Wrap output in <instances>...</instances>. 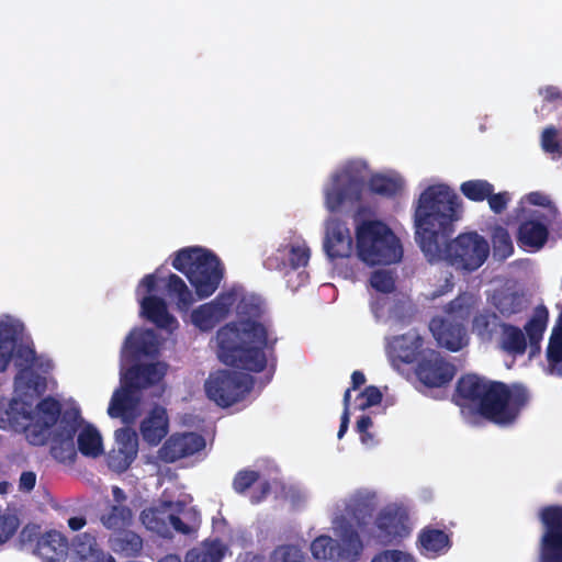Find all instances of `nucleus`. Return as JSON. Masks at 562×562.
Instances as JSON below:
<instances>
[{"label": "nucleus", "mask_w": 562, "mask_h": 562, "mask_svg": "<svg viewBox=\"0 0 562 562\" xmlns=\"http://www.w3.org/2000/svg\"><path fill=\"white\" fill-rule=\"evenodd\" d=\"M19 336L18 326L11 322H0V372H4L12 359Z\"/></svg>", "instance_id": "nucleus-32"}, {"label": "nucleus", "mask_w": 562, "mask_h": 562, "mask_svg": "<svg viewBox=\"0 0 562 562\" xmlns=\"http://www.w3.org/2000/svg\"><path fill=\"white\" fill-rule=\"evenodd\" d=\"M323 250L330 261L349 258L353 252V239L347 223L338 217L325 222Z\"/></svg>", "instance_id": "nucleus-14"}, {"label": "nucleus", "mask_w": 562, "mask_h": 562, "mask_svg": "<svg viewBox=\"0 0 562 562\" xmlns=\"http://www.w3.org/2000/svg\"><path fill=\"white\" fill-rule=\"evenodd\" d=\"M492 382L493 381L477 374L463 375L457 382V396L468 403L474 404L477 409L484 398L487 386H490Z\"/></svg>", "instance_id": "nucleus-25"}, {"label": "nucleus", "mask_w": 562, "mask_h": 562, "mask_svg": "<svg viewBox=\"0 0 562 562\" xmlns=\"http://www.w3.org/2000/svg\"><path fill=\"white\" fill-rule=\"evenodd\" d=\"M132 510L128 506L112 505L106 514L101 516L102 525L110 530L120 531L126 528L132 521Z\"/></svg>", "instance_id": "nucleus-36"}, {"label": "nucleus", "mask_w": 562, "mask_h": 562, "mask_svg": "<svg viewBox=\"0 0 562 562\" xmlns=\"http://www.w3.org/2000/svg\"><path fill=\"white\" fill-rule=\"evenodd\" d=\"M221 554L213 550L192 549L186 555V562H218Z\"/></svg>", "instance_id": "nucleus-52"}, {"label": "nucleus", "mask_w": 562, "mask_h": 562, "mask_svg": "<svg viewBox=\"0 0 562 562\" xmlns=\"http://www.w3.org/2000/svg\"><path fill=\"white\" fill-rule=\"evenodd\" d=\"M124 347L135 355L148 356L153 352L155 344L149 334L131 333L125 339Z\"/></svg>", "instance_id": "nucleus-43"}, {"label": "nucleus", "mask_w": 562, "mask_h": 562, "mask_svg": "<svg viewBox=\"0 0 562 562\" xmlns=\"http://www.w3.org/2000/svg\"><path fill=\"white\" fill-rule=\"evenodd\" d=\"M238 322L221 327L216 333L218 359L226 366L249 372H262L268 355L274 351L278 338L260 319L263 303L255 296H244L237 304Z\"/></svg>", "instance_id": "nucleus-3"}, {"label": "nucleus", "mask_w": 562, "mask_h": 562, "mask_svg": "<svg viewBox=\"0 0 562 562\" xmlns=\"http://www.w3.org/2000/svg\"><path fill=\"white\" fill-rule=\"evenodd\" d=\"M414 372L424 386L435 389L448 385L453 380L457 369L440 352L427 349L418 359Z\"/></svg>", "instance_id": "nucleus-11"}, {"label": "nucleus", "mask_w": 562, "mask_h": 562, "mask_svg": "<svg viewBox=\"0 0 562 562\" xmlns=\"http://www.w3.org/2000/svg\"><path fill=\"white\" fill-rule=\"evenodd\" d=\"M157 278L154 273L146 274L139 282L138 288H145L146 292L151 293L156 290Z\"/></svg>", "instance_id": "nucleus-60"}, {"label": "nucleus", "mask_w": 562, "mask_h": 562, "mask_svg": "<svg viewBox=\"0 0 562 562\" xmlns=\"http://www.w3.org/2000/svg\"><path fill=\"white\" fill-rule=\"evenodd\" d=\"M510 200L512 196L508 191L495 193L494 190H492V193L486 198L491 211L495 214H502L507 209Z\"/></svg>", "instance_id": "nucleus-49"}, {"label": "nucleus", "mask_w": 562, "mask_h": 562, "mask_svg": "<svg viewBox=\"0 0 562 562\" xmlns=\"http://www.w3.org/2000/svg\"><path fill=\"white\" fill-rule=\"evenodd\" d=\"M366 383V376L362 371L356 370L351 374V389L358 390L361 385Z\"/></svg>", "instance_id": "nucleus-63"}, {"label": "nucleus", "mask_w": 562, "mask_h": 562, "mask_svg": "<svg viewBox=\"0 0 562 562\" xmlns=\"http://www.w3.org/2000/svg\"><path fill=\"white\" fill-rule=\"evenodd\" d=\"M427 349L424 348V338L417 330H409L403 335L393 337L386 347L387 357L393 367L411 364L418 361Z\"/></svg>", "instance_id": "nucleus-15"}, {"label": "nucleus", "mask_w": 562, "mask_h": 562, "mask_svg": "<svg viewBox=\"0 0 562 562\" xmlns=\"http://www.w3.org/2000/svg\"><path fill=\"white\" fill-rule=\"evenodd\" d=\"M529 400V392L524 385L494 381L487 386L477 413L496 425L508 426L517 420Z\"/></svg>", "instance_id": "nucleus-7"}, {"label": "nucleus", "mask_w": 562, "mask_h": 562, "mask_svg": "<svg viewBox=\"0 0 562 562\" xmlns=\"http://www.w3.org/2000/svg\"><path fill=\"white\" fill-rule=\"evenodd\" d=\"M172 267L187 277L201 300L215 293L224 278L220 258L211 250L199 247L177 251Z\"/></svg>", "instance_id": "nucleus-4"}, {"label": "nucleus", "mask_w": 562, "mask_h": 562, "mask_svg": "<svg viewBox=\"0 0 562 562\" xmlns=\"http://www.w3.org/2000/svg\"><path fill=\"white\" fill-rule=\"evenodd\" d=\"M207 397L221 407L240 402L252 390L254 378L247 373L218 370L205 381Z\"/></svg>", "instance_id": "nucleus-9"}, {"label": "nucleus", "mask_w": 562, "mask_h": 562, "mask_svg": "<svg viewBox=\"0 0 562 562\" xmlns=\"http://www.w3.org/2000/svg\"><path fill=\"white\" fill-rule=\"evenodd\" d=\"M166 292L169 299L176 302L179 310L187 311L193 303L191 291L178 274H169Z\"/></svg>", "instance_id": "nucleus-34"}, {"label": "nucleus", "mask_w": 562, "mask_h": 562, "mask_svg": "<svg viewBox=\"0 0 562 562\" xmlns=\"http://www.w3.org/2000/svg\"><path fill=\"white\" fill-rule=\"evenodd\" d=\"M173 506L172 502H164L159 507L146 508L140 513V519L144 526L161 537L170 536L168 524L169 513Z\"/></svg>", "instance_id": "nucleus-30"}, {"label": "nucleus", "mask_w": 562, "mask_h": 562, "mask_svg": "<svg viewBox=\"0 0 562 562\" xmlns=\"http://www.w3.org/2000/svg\"><path fill=\"white\" fill-rule=\"evenodd\" d=\"M371 562H415V559L401 550H384L374 555Z\"/></svg>", "instance_id": "nucleus-51"}, {"label": "nucleus", "mask_w": 562, "mask_h": 562, "mask_svg": "<svg viewBox=\"0 0 562 562\" xmlns=\"http://www.w3.org/2000/svg\"><path fill=\"white\" fill-rule=\"evenodd\" d=\"M363 544L360 536L351 526L342 528L339 543V561L356 562L362 553Z\"/></svg>", "instance_id": "nucleus-33"}, {"label": "nucleus", "mask_w": 562, "mask_h": 562, "mask_svg": "<svg viewBox=\"0 0 562 562\" xmlns=\"http://www.w3.org/2000/svg\"><path fill=\"white\" fill-rule=\"evenodd\" d=\"M87 524V519L82 516H75V517H70L68 519V527L72 530V531H78L80 529H82Z\"/></svg>", "instance_id": "nucleus-62"}, {"label": "nucleus", "mask_w": 562, "mask_h": 562, "mask_svg": "<svg viewBox=\"0 0 562 562\" xmlns=\"http://www.w3.org/2000/svg\"><path fill=\"white\" fill-rule=\"evenodd\" d=\"M138 451V437L135 430L123 427L115 431V447L108 454V464L116 472L126 471Z\"/></svg>", "instance_id": "nucleus-18"}, {"label": "nucleus", "mask_w": 562, "mask_h": 562, "mask_svg": "<svg viewBox=\"0 0 562 562\" xmlns=\"http://www.w3.org/2000/svg\"><path fill=\"white\" fill-rule=\"evenodd\" d=\"M479 296L470 292H462L445 305L446 316L465 325L471 316L477 311Z\"/></svg>", "instance_id": "nucleus-27"}, {"label": "nucleus", "mask_w": 562, "mask_h": 562, "mask_svg": "<svg viewBox=\"0 0 562 562\" xmlns=\"http://www.w3.org/2000/svg\"><path fill=\"white\" fill-rule=\"evenodd\" d=\"M260 477L258 471L244 469L238 471L233 479V490L237 494L247 492Z\"/></svg>", "instance_id": "nucleus-45"}, {"label": "nucleus", "mask_w": 562, "mask_h": 562, "mask_svg": "<svg viewBox=\"0 0 562 562\" xmlns=\"http://www.w3.org/2000/svg\"><path fill=\"white\" fill-rule=\"evenodd\" d=\"M494 306L502 316L510 317L522 310V300L516 292L501 293L494 296Z\"/></svg>", "instance_id": "nucleus-41"}, {"label": "nucleus", "mask_w": 562, "mask_h": 562, "mask_svg": "<svg viewBox=\"0 0 562 562\" xmlns=\"http://www.w3.org/2000/svg\"><path fill=\"white\" fill-rule=\"evenodd\" d=\"M526 200L532 204L538 206H546L549 203V200L546 195L540 192H530L526 195Z\"/></svg>", "instance_id": "nucleus-61"}, {"label": "nucleus", "mask_w": 562, "mask_h": 562, "mask_svg": "<svg viewBox=\"0 0 562 562\" xmlns=\"http://www.w3.org/2000/svg\"><path fill=\"white\" fill-rule=\"evenodd\" d=\"M429 329L441 347L459 351L468 342L467 327L447 316H436L429 323Z\"/></svg>", "instance_id": "nucleus-19"}, {"label": "nucleus", "mask_w": 562, "mask_h": 562, "mask_svg": "<svg viewBox=\"0 0 562 562\" xmlns=\"http://www.w3.org/2000/svg\"><path fill=\"white\" fill-rule=\"evenodd\" d=\"M373 422L369 415H362L359 417L356 424V430L360 435V439L362 443H369L373 441V436L369 432V429L372 427Z\"/></svg>", "instance_id": "nucleus-55"}, {"label": "nucleus", "mask_w": 562, "mask_h": 562, "mask_svg": "<svg viewBox=\"0 0 562 562\" xmlns=\"http://www.w3.org/2000/svg\"><path fill=\"white\" fill-rule=\"evenodd\" d=\"M547 359L550 364L562 363V336L552 333L547 348Z\"/></svg>", "instance_id": "nucleus-50"}, {"label": "nucleus", "mask_w": 562, "mask_h": 562, "mask_svg": "<svg viewBox=\"0 0 562 562\" xmlns=\"http://www.w3.org/2000/svg\"><path fill=\"white\" fill-rule=\"evenodd\" d=\"M367 179V165L350 160L331 176L330 186L324 190L325 206L338 212L346 203L355 205L361 201Z\"/></svg>", "instance_id": "nucleus-8"}, {"label": "nucleus", "mask_w": 562, "mask_h": 562, "mask_svg": "<svg viewBox=\"0 0 562 562\" xmlns=\"http://www.w3.org/2000/svg\"><path fill=\"white\" fill-rule=\"evenodd\" d=\"M109 541L112 551L124 557H137L143 549V539L125 528L115 532Z\"/></svg>", "instance_id": "nucleus-31"}, {"label": "nucleus", "mask_w": 562, "mask_h": 562, "mask_svg": "<svg viewBox=\"0 0 562 562\" xmlns=\"http://www.w3.org/2000/svg\"><path fill=\"white\" fill-rule=\"evenodd\" d=\"M544 532L540 542L542 562H562V507L548 506L540 515Z\"/></svg>", "instance_id": "nucleus-12"}, {"label": "nucleus", "mask_w": 562, "mask_h": 562, "mask_svg": "<svg viewBox=\"0 0 562 562\" xmlns=\"http://www.w3.org/2000/svg\"><path fill=\"white\" fill-rule=\"evenodd\" d=\"M311 552L316 560L338 562L339 542L329 536L322 535L312 541Z\"/></svg>", "instance_id": "nucleus-37"}, {"label": "nucleus", "mask_w": 562, "mask_h": 562, "mask_svg": "<svg viewBox=\"0 0 562 562\" xmlns=\"http://www.w3.org/2000/svg\"><path fill=\"white\" fill-rule=\"evenodd\" d=\"M281 562H305L301 551L294 546H282L274 551Z\"/></svg>", "instance_id": "nucleus-53"}, {"label": "nucleus", "mask_w": 562, "mask_h": 562, "mask_svg": "<svg viewBox=\"0 0 562 562\" xmlns=\"http://www.w3.org/2000/svg\"><path fill=\"white\" fill-rule=\"evenodd\" d=\"M371 286L378 292L389 294L395 290V281L392 274L385 270H376L370 277Z\"/></svg>", "instance_id": "nucleus-46"}, {"label": "nucleus", "mask_w": 562, "mask_h": 562, "mask_svg": "<svg viewBox=\"0 0 562 562\" xmlns=\"http://www.w3.org/2000/svg\"><path fill=\"white\" fill-rule=\"evenodd\" d=\"M411 533L409 517L405 509L386 506L376 516L374 525L368 530L369 538L376 544H398Z\"/></svg>", "instance_id": "nucleus-10"}, {"label": "nucleus", "mask_w": 562, "mask_h": 562, "mask_svg": "<svg viewBox=\"0 0 562 562\" xmlns=\"http://www.w3.org/2000/svg\"><path fill=\"white\" fill-rule=\"evenodd\" d=\"M501 333V345L505 351L513 355L525 353L527 348L526 336L519 327L505 323Z\"/></svg>", "instance_id": "nucleus-35"}, {"label": "nucleus", "mask_w": 562, "mask_h": 562, "mask_svg": "<svg viewBox=\"0 0 562 562\" xmlns=\"http://www.w3.org/2000/svg\"><path fill=\"white\" fill-rule=\"evenodd\" d=\"M368 187L376 195L394 198L401 192L403 186L400 179L384 175H373L368 181Z\"/></svg>", "instance_id": "nucleus-39"}, {"label": "nucleus", "mask_w": 562, "mask_h": 562, "mask_svg": "<svg viewBox=\"0 0 562 562\" xmlns=\"http://www.w3.org/2000/svg\"><path fill=\"white\" fill-rule=\"evenodd\" d=\"M494 189V184L485 179H472L460 184V192L472 202L486 201Z\"/></svg>", "instance_id": "nucleus-40"}, {"label": "nucleus", "mask_w": 562, "mask_h": 562, "mask_svg": "<svg viewBox=\"0 0 562 562\" xmlns=\"http://www.w3.org/2000/svg\"><path fill=\"white\" fill-rule=\"evenodd\" d=\"M504 324L494 311L483 307L474 313L471 330L481 341L491 342L502 330Z\"/></svg>", "instance_id": "nucleus-23"}, {"label": "nucleus", "mask_w": 562, "mask_h": 562, "mask_svg": "<svg viewBox=\"0 0 562 562\" xmlns=\"http://www.w3.org/2000/svg\"><path fill=\"white\" fill-rule=\"evenodd\" d=\"M79 426V411L63 409L52 395L43 397L34 409L21 398H0V429L24 432L32 446L49 442V452L58 462L75 458L74 436Z\"/></svg>", "instance_id": "nucleus-2"}, {"label": "nucleus", "mask_w": 562, "mask_h": 562, "mask_svg": "<svg viewBox=\"0 0 562 562\" xmlns=\"http://www.w3.org/2000/svg\"><path fill=\"white\" fill-rule=\"evenodd\" d=\"M311 250L305 244L281 245L274 252L268 256L263 266L268 270L288 273L308 263Z\"/></svg>", "instance_id": "nucleus-17"}, {"label": "nucleus", "mask_w": 562, "mask_h": 562, "mask_svg": "<svg viewBox=\"0 0 562 562\" xmlns=\"http://www.w3.org/2000/svg\"><path fill=\"white\" fill-rule=\"evenodd\" d=\"M348 425H349V413L342 412L341 417H340V426H339V430L337 434L339 439H341L344 437V435L346 434V431L348 429Z\"/></svg>", "instance_id": "nucleus-64"}, {"label": "nucleus", "mask_w": 562, "mask_h": 562, "mask_svg": "<svg viewBox=\"0 0 562 562\" xmlns=\"http://www.w3.org/2000/svg\"><path fill=\"white\" fill-rule=\"evenodd\" d=\"M142 315L159 328H170L176 318L169 314L166 302L158 296L148 295L140 301Z\"/></svg>", "instance_id": "nucleus-28"}, {"label": "nucleus", "mask_w": 562, "mask_h": 562, "mask_svg": "<svg viewBox=\"0 0 562 562\" xmlns=\"http://www.w3.org/2000/svg\"><path fill=\"white\" fill-rule=\"evenodd\" d=\"M539 93L543 97L547 102H554L562 98L560 89L555 86H546L539 90Z\"/></svg>", "instance_id": "nucleus-58"}, {"label": "nucleus", "mask_w": 562, "mask_h": 562, "mask_svg": "<svg viewBox=\"0 0 562 562\" xmlns=\"http://www.w3.org/2000/svg\"><path fill=\"white\" fill-rule=\"evenodd\" d=\"M77 409V407H75ZM80 426L78 427L75 436H74V446L76 452L79 451L85 457L97 458L103 453V443L102 437L99 430L91 424H87L82 427L83 419L81 417L80 409ZM77 457V454L75 456ZM76 458L72 460H67V462H74ZM63 463H66L64 461Z\"/></svg>", "instance_id": "nucleus-22"}, {"label": "nucleus", "mask_w": 562, "mask_h": 562, "mask_svg": "<svg viewBox=\"0 0 562 562\" xmlns=\"http://www.w3.org/2000/svg\"><path fill=\"white\" fill-rule=\"evenodd\" d=\"M376 507V495L369 491H357L347 501L344 509L345 517L353 521L362 532H367L366 527L369 525Z\"/></svg>", "instance_id": "nucleus-20"}, {"label": "nucleus", "mask_w": 562, "mask_h": 562, "mask_svg": "<svg viewBox=\"0 0 562 562\" xmlns=\"http://www.w3.org/2000/svg\"><path fill=\"white\" fill-rule=\"evenodd\" d=\"M462 204L447 184L427 187L415 207V239L429 262L446 261L457 271L473 272L488 258L490 244L476 232L461 233L441 247L440 238L450 236L460 220Z\"/></svg>", "instance_id": "nucleus-1"}, {"label": "nucleus", "mask_w": 562, "mask_h": 562, "mask_svg": "<svg viewBox=\"0 0 562 562\" xmlns=\"http://www.w3.org/2000/svg\"><path fill=\"white\" fill-rule=\"evenodd\" d=\"M270 490H271V486L268 481L261 482L259 485V492L254 493L250 497L251 503L259 504L260 502H262L270 493Z\"/></svg>", "instance_id": "nucleus-59"}, {"label": "nucleus", "mask_w": 562, "mask_h": 562, "mask_svg": "<svg viewBox=\"0 0 562 562\" xmlns=\"http://www.w3.org/2000/svg\"><path fill=\"white\" fill-rule=\"evenodd\" d=\"M168 524L169 528L172 527V529L178 533L189 535L192 532V528L183 522L177 515L169 514Z\"/></svg>", "instance_id": "nucleus-57"}, {"label": "nucleus", "mask_w": 562, "mask_h": 562, "mask_svg": "<svg viewBox=\"0 0 562 562\" xmlns=\"http://www.w3.org/2000/svg\"><path fill=\"white\" fill-rule=\"evenodd\" d=\"M356 251L368 266L395 263L403 256L400 239L386 224L376 220L363 221L357 226Z\"/></svg>", "instance_id": "nucleus-6"}, {"label": "nucleus", "mask_w": 562, "mask_h": 562, "mask_svg": "<svg viewBox=\"0 0 562 562\" xmlns=\"http://www.w3.org/2000/svg\"><path fill=\"white\" fill-rule=\"evenodd\" d=\"M549 318V311L544 305H538L531 318L525 325L526 334L529 338L530 345H538L542 339L543 333L547 328Z\"/></svg>", "instance_id": "nucleus-38"}, {"label": "nucleus", "mask_w": 562, "mask_h": 562, "mask_svg": "<svg viewBox=\"0 0 562 562\" xmlns=\"http://www.w3.org/2000/svg\"><path fill=\"white\" fill-rule=\"evenodd\" d=\"M382 397L383 395L379 387L369 385L357 396V407L364 411L371 406L379 405Z\"/></svg>", "instance_id": "nucleus-48"}, {"label": "nucleus", "mask_w": 562, "mask_h": 562, "mask_svg": "<svg viewBox=\"0 0 562 562\" xmlns=\"http://www.w3.org/2000/svg\"><path fill=\"white\" fill-rule=\"evenodd\" d=\"M159 363H137L130 367L122 375V387L111 398L108 414L112 418H122L123 423L132 424L137 417L139 398L137 391L157 384L165 375Z\"/></svg>", "instance_id": "nucleus-5"}, {"label": "nucleus", "mask_w": 562, "mask_h": 562, "mask_svg": "<svg viewBox=\"0 0 562 562\" xmlns=\"http://www.w3.org/2000/svg\"><path fill=\"white\" fill-rule=\"evenodd\" d=\"M205 447V439L195 432L171 435L158 451V457L166 463L193 456Z\"/></svg>", "instance_id": "nucleus-16"}, {"label": "nucleus", "mask_w": 562, "mask_h": 562, "mask_svg": "<svg viewBox=\"0 0 562 562\" xmlns=\"http://www.w3.org/2000/svg\"><path fill=\"white\" fill-rule=\"evenodd\" d=\"M492 244L494 256L499 259H507L514 252L512 237L504 227L499 226L495 228L492 236Z\"/></svg>", "instance_id": "nucleus-42"}, {"label": "nucleus", "mask_w": 562, "mask_h": 562, "mask_svg": "<svg viewBox=\"0 0 562 562\" xmlns=\"http://www.w3.org/2000/svg\"><path fill=\"white\" fill-rule=\"evenodd\" d=\"M236 301L235 291L221 292L213 301L193 310L191 321L199 329L209 331L228 316Z\"/></svg>", "instance_id": "nucleus-13"}, {"label": "nucleus", "mask_w": 562, "mask_h": 562, "mask_svg": "<svg viewBox=\"0 0 562 562\" xmlns=\"http://www.w3.org/2000/svg\"><path fill=\"white\" fill-rule=\"evenodd\" d=\"M143 439L150 446H157L168 434V417L166 409L154 407L140 424Z\"/></svg>", "instance_id": "nucleus-24"}, {"label": "nucleus", "mask_w": 562, "mask_h": 562, "mask_svg": "<svg viewBox=\"0 0 562 562\" xmlns=\"http://www.w3.org/2000/svg\"><path fill=\"white\" fill-rule=\"evenodd\" d=\"M417 547L420 553L427 558H437L445 554L452 547L451 532L425 526L417 537Z\"/></svg>", "instance_id": "nucleus-21"}, {"label": "nucleus", "mask_w": 562, "mask_h": 562, "mask_svg": "<svg viewBox=\"0 0 562 562\" xmlns=\"http://www.w3.org/2000/svg\"><path fill=\"white\" fill-rule=\"evenodd\" d=\"M548 236V227L542 222L530 218L520 223L517 232V241L522 248L538 250L547 243Z\"/></svg>", "instance_id": "nucleus-26"}, {"label": "nucleus", "mask_w": 562, "mask_h": 562, "mask_svg": "<svg viewBox=\"0 0 562 562\" xmlns=\"http://www.w3.org/2000/svg\"><path fill=\"white\" fill-rule=\"evenodd\" d=\"M67 548V538L57 530H49L37 540L34 553L43 559L53 561L58 555L65 553Z\"/></svg>", "instance_id": "nucleus-29"}, {"label": "nucleus", "mask_w": 562, "mask_h": 562, "mask_svg": "<svg viewBox=\"0 0 562 562\" xmlns=\"http://www.w3.org/2000/svg\"><path fill=\"white\" fill-rule=\"evenodd\" d=\"M20 518L15 513L5 510L0 513V546L8 542L20 527Z\"/></svg>", "instance_id": "nucleus-44"}, {"label": "nucleus", "mask_w": 562, "mask_h": 562, "mask_svg": "<svg viewBox=\"0 0 562 562\" xmlns=\"http://www.w3.org/2000/svg\"><path fill=\"white\" fill-rule=\"evenodd\" d=\"M541 146L546 153L562 156V145L558 138V131L550 126L543 130L541 135Z\"/></svg>", "instance_id": "nucleus-47"}, {"label": "nucleus", "mask_w": 562, "mask_h": 562, "mask_svg": "<svg viewBox=\"0 0 562 562\" xmlns=\"http://www.w3.org/2000/svg\"><path fill=\"white\" fill-rule=\"evenodd\" d=\"M36 483V474L32 471L22 472L19 481V488L23 492H30L34 488Z\"/></svg>", "instance_id": "nucleus-56"}, {"label": "nucleus", "mask_w": 562, "mask_h": 562, "mask_svg": "<svg viewBox=\"0 0 562 562\" xmlns=\"http://www.w3.org/2000/svg\"><path fill=\"white\" fill-rule=\"evenodd\" d=\"M41 528L35 524L25 525L19 535V541L22 547L32 544L33 542L37 543V540L41 538Z\"/></svg>", "instance_id": "nucleus-54"}]
</instances>
